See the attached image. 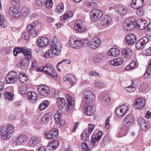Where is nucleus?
Masks as SVG:
<instances>
[{
    "label": "nucleus",
    "instance_id": "obj_28",
    "mask_svg": "<svg viewBox=\"0 0 151 151\" xmlns=\"http://www.w3.org/2000/svg\"><path fill=\"white\" fill-rule=\"evenodd\" d=\"M137 122L139 125L141 129L143 131L145 130L148 125H149L148 122H145V120L142 118H139L138 119Z\"/></svg>",
    "mask_w": 151,
    "mask_h": 151
},
{
    "label": "nucleus",
    "instance_id": "obj_32",
    "mask_svg": "<svg viewBox=\"0 0 151 151\" xmlns=\"http://www.w3.org/2000/svg\"><path fill=\"white\" fill-rule=\"evenodd\" d=\"M147 21L146 20L141 19L138 20L137 22L136 23V24H137L139 29L140 30H143L147 27Z\"/></svg>",
    "mask_w": 151,
    "mask_h": 151
},
{
    "label": "nucleus",
    "instance_id": "obj_13",
    "mask_svg": "<svg viewBox=\"0 0 151 151\" xmlns=\"http://www.w3.org/2000/svg\"><path fill=\"white\" fill-rule=\"evenodd\" d=\"M145 103L144 99L142 98H139L136 99L133 104V107L136 109H139L143 108Z\"/></svg>",
    "mask_w": 151,
    "mask_h": 151
},
{
    "label": "nucleus",
    "instance_id": "obj_11",
    "mask_svg": "<svg viewBox=\"0 0 151 151\" xmlns=\"http://www.w3.org/2000/svg\"><path fill=\"white\" fill-rule=\"evenodd\" d=\"M149 38L145 37H143L140 38L136 43V47L138 50H142L149 41Z\"/></svg>",
    "mask_w": 151,
    "mask_h": 151
},
{
    "label": "nucleus",
    "instance_id": "obj_8",
    "mask_svg": "<svg viewBox=\"0 0 151 151\" xmlns=\"http://www.w3.org/2000/svg\"><path fill=\"white\" fill-rule=\"evenodd\" d=\"M103 14V12L98 9L93 10L90 13L91 20L95 21L99 20Z\"/></svg>",
    "mask_w": 151,
    "mask_h": 151
},
{
    "label": "nucleus",
    "instance_id": "obj_63",
    "mask_svg": "<svg viewBox=\"0 0 151 151\" xmlns=\"http://www.w3.org/2000/svg\"><path fill=\"white\" fill-rule=\"evenodd\" d=\"M64 14L68 18L73 16V12L70 10L66 11Z\"/></svg>",
    "mask_w": 151,
    "mask_h": 151
},
{
    "label": "nucleus",
    "instance_id": "obj_14",
    "mask_svg": "<svg viewBox=\"0 0 151 151\" xmlns=\"http://www.w3.org/2000/svg\"><path fill=\"white\" fill-rule=\"evenodd\" d=\"M66 98L68 102L65 109V111L69 113L74 108V102L71 96L68 94L66 96Z\"/></svg>",
    "mask_w": 151,
    "mask_h": 151
},
{
    "label": "nucleus",
    "instance_id": "obj_19",
    "mask_svg": "<svg viewBox=\"0 0 151 151\" xmlns=\"http://www.w3.org/2000/svg\"><path fill=\"white\" fill-rule=\"evenodd\" d=\"M83 23L81 20H77L74 24V28L78 32H82L86 29V28L83 26Z\"/></svg>",
    "mask_w": 151,
    "mask_h": 151
},
{
    "label": "nucleus",
    "instance_id": "obj_15",
    "mask_svg": "<svg viewBox=\"0 0 151 151\" xmlns=\"http://www.w3.org/2000/svg\"><path fill=\"white\" fill-rule=\"evenodd\" d=\"M44 72L50 77H55L57 76L53 68L50 64H47L45 66Z\"/></svg>",
    "mask_w": 151,
    "mask_h": 151
},
{
    "label": "nucleus",
    "instance_id": "obj_6",
    "mask_svg": "<svg viewBox=\"0 0 151 151\" xmlns=\"http://www.w3.org/2000/svg\"><path fill=\"white\" fill-rule=\"evenodd\" d=\"M135 19L131 17L127 19L123 23L124 29L130 31L134 29L136 26V22Z\"/></svg>",
    "mask_w": 151,
    "mask_h": 151
},
{
    "label": "nucleus",
    "instance_id": "obj_50",
    "mask_svg": "<svg viewBox=\"0 0 151 151\" xmlns=\"http://www.w3.org/2000/svg\"><path fill=\"white\" fill-rule=\"evenodd\" d=\"M64 6L62 4L57 6L56 7L55 11L57 12V13H61L63 11Z\"/></svg>",
    "mask_w": 151,
    "mask_h": 151
},
{
    "label": "nucleus",
    "instance_id": "obj_62",
    "mask_svg": "<svg viewBox=\"0 0 151 151\" xmlns=\"http://www.w3.org/2000/svg\"><path fill=\"white\" fill-rule=\"evenodd\" d=\"M136 9H137L136 13L137 15L139 16H142L143 15L144 12L141 9V8H138Z\"/></svg>",
    "mask_w": 151,
    "mask_h": 151
},
{
    "label": "nucleus",
    "instance_id": "obj_51",
    "mask_svg": "<svg viewBox=\"0 0 151 151\" xmlns=\"http://www.w3.org/2000/svg\"><path fill=\"white\" fill-rule=\"evenodd\" d=\"M147 85L145 83H143L141 84L139 87V89L140 91H145L147 87Z\"/></svg>",
    "mask_w": 151,
    "mask_h": 151
},
{
    "label": "nucleus",
    "instance_id": "obj_31",
    "mask_svg": "<svg viewBox=\"0 0 151 151\" xmlns=\"http://www.w3.org/2000/svg\"><path fill=\"white\" fill-rule=\"evenodd\" d=\"M132 53L131 50L127 48H124L122 51V56L126 58H130L132 55Z\"/></svg>",
    "mask_w": 151,
    "mask_h": 151
},
{
    "label": "nucleus",
    "instance_id": "obj_29",
    "mask_svg": "<svg viewBox=\"0 0 151 151\" xmlns=\"http://www.w3.org/2000/svg\"><path fill=\"white\" fill-rule=\"evenodd\" d=\"M123 61V58H118L111 60L110 62V64L112 66H118L121 65Z\"/></svg>",
    "mask_w": 151,
    "mask_h": 151
},
{
    "label": "nucleus",
    "instance_id": "obj_34",
    "mask_svg": "<svg viewBox=\"0 0 151 151\" xmlns=\"http://www.w3.org/2000/svg\"><path fill=\"white\" fill-rule=\"evenodd\" d=\"M127 9L126 7L122 4H119L117 6L116 11L118 14L122 15H124L127 13Z\"/></svg>",
    "mask_w": 151,
    "mask_h": 151
},
{
    "label": "nucleus",
    "instance_id": "obj_33",
    "mask_svg": "<svg viewBox=\"0 0 151 151\" xmlns=\"http://www.w3.org/2000/svg\"><path fill=\"white\" fill-rule=\"evenodd\" d=\"M65 80L69 82L72 86H73L76 83V78L70 74L67 75L65 77Z\"/></svg>",
    "mask_w": 151,
    "mask_h": 151
},
{
    "label": "nucleus",
    "instance_id": "obj_17",
    "mask_svg": "<svg viewBox=\"0 0 151 151\" xmlns=\"http://www.w3.org/2000/svg\"><path fill=\"white\" fill-rule=\"evenodd\" d=\"M45 135L47 138L52 139H56L58 135V130L55 128L51 129L48 132H46Z\"/></svg>",
    "mask_w": 151,
    "mask_h": 151
},
{
    "label": "nucleus",
    "instance_id": "obj_26",
    "mask_svg": "<svg viewBox=\"0 0 151 151\" xmlns=\"http://www.w3.org/2000/svg\"><path fill=\"white\" fill-rule=\"evenodd\" d=\"M144 1V0H132L131 6L134 9L141 8L143 6Z\"/></svg>",
    "mask_w": 151,
    "mask_h": 151
},
{
    "label": "nucleus",
    "instance_id": "obj_60",
    "mask_svg": "<svg viewBox=\"0 0 151 151\" xmlns=\"http://www.w3.org/2000/svg\"><path fill=\"white\" fill-rule=\"evenodd\" d=\"M55 123L58 126L60 127L63 125L64 122L63 121H60V119H55Z\"/></svg>",
    "mask_w": 151,
    "mask_h": 151
},
{
    "label": "nucleus",
    "instance_id": "obj_54",
    "mask_svg": "<svg viewBox=\"0 0 151 151\" xmlns=\"http://www.w3.org/2000/svg\"><path fill=\"white\" fill-rule=\"evenodd\" d=\"M104 83L101 81H99L96 82L94 84V87L98 89H101L104 87Z\"/></svg>",
    "mask_w": 151,
    "mask_h": 151
},
{
    "label": "nucleus",
    "instance_id": "obj_2",
    "mask_svg": "<svg viewBox=\"0 0 151 151\" xmlns=\"http://www.w3.org/2000/svg\"><path fill=\"white\" fill-rule=\"evenodd\" d=\"M20 53H22L25 56L20 60L22 66H27L29 65V60L32 58L30 52L26 47H16L14 48L13 54L14 56H17Z\"/></svg>",
    "mask_w": 151,
    "mask_h": 151
},
{
    "label": "nucleus",
    "instance_id": "obj_37",
    "mask_svg": "<svg viewBox=\"0 0 151 151\" xmlns=\"http://www.w3.org/2000/svg\"><path fill=\"white\" fill-rule=\"evenodd\" d=\"M19 81L21 83H24L27 81V78L25 74L23 72L20 71L18 76Z\"/></svg>",
    "mask_w": 151,
    "mask_h": 151
},
{
    "label": "nucleus",
    "instance_id": "obj_49",
    "mask_svg": "<svg viewBox=\"0 0 151 151\" xmlns=\"http://www.w3.org/2000/svg\"><path fill=\"white\" fill-rule=\"evenodd\" d=\"M27 91V86H21L19 89V93L21 95L24 94Z\"/></svg>",
    "mask_w": 151,
    "mask_h": 151
},
{
    "label": "nucleus",
    "instance_id": "obj_7",
    "mask_svg": "<svg viewBox=\"0 0 151 151\" xmlns=\"http://www.w3.org/2000/svg\"><path fill=\"white\" fill-rule=\"evenodd\" d=\"M129 111L128 106L126 105H123L117 108L116 113L119 117L124 116Z\"/></svg>",
    "mask_w": 151,
    "mask_h": 151
},
{
    "label": "nucleus",
    "instance_id": "obj_12",
    "mask_svg": "<svg viewBox=\"0 0 151 151\" xmlns=\"http://www.w3.org/2000/svg\"><path fill=\"white\" fill-rule=\"evenodd\" d=\"M50 91L49 88L45 85H42L39 86L38 87V92L41 97L47 96Z\"/></svg>",
    "mask_w": 151,
    "mask_h": 151
},
{
    "label": "nucleus",
    "instance_id": "obj_61",
    "mask_svg": "<svg viewBox=\"0 0 151 151\" xmlns=\"http://www.w3.org/2000/svg\"><path fill=\"white\" fill-rule=\"evenodd\" d=\"M110 121V117H108L105 121V128L106 129H109L110 127V125L109 124Z\"/></svg>",
    "mask_w": 151,
    "mask_h": 151
},
{
    "label": "nucleus",
    "instance_id": "obj_59",
    "mask_svg": "<svg viewBox=\"0 0 151 151\" xmlns=\"http://www.w3.org/2000/svg\"><path fill=\"white\" fill-rule=\"evenodd\" d=\"M89 75L92 76L99 77L101 76V74L97 72L96 71L93 70L91 71L89 73Z\"/></svg>",
    "mask_w": 151,
    "mask_h": 151
},
{
    "label": "nucleus",
    "instance_id": "obj_53",
    "mask_svg": "<svg viewBox=\"0 0 151 151\" xmlns=\"http://www.w3.org/2000/svg\"><path fill=\"white\" fill-rule=\"evenodd\" d=\"M109 137L107 135L105 136L103 138L101 142V144L105 145L109 141Z\"/></svg>",
    "mask_w": 151,
    "mask_h": 151
},
{
    "label": "nucleus",
    "instance_id": "obj_22",
    "mask_svg": "<svg viewBox=\"0 0 151 151\" xmlns=\"http://www.w3.org/2000/svg\"><path fill=\"white\" fill-rule=\"evenodd\" d=\"M59 143L56 140H53L47 146V149L49 151L55 150L59 146Z\"/></svg>",
    "mask_w": 151,
    "mask_h": 151
},
{
    "label": "nucleus",
    "instance_id": "obj_21",
    "mask_svg": "<svg viewBox=\"0 0 151 151\" xmlns=\"http://www.w3.org/2000/svg\"><path fill=\"white\" fill-rule=\"evenodd\" d=\"M100 43V40L98 37H93L90 41V47L93 49H95L99 47Z\"/></svg>",
    "mask_w": 151,
    "mask_h": 151
},
{
    "label": "nucleus",
    "instance_id": "obj_55",
    "mask_svg": "<svg viewBox=\"0 0 151 151\" xmlns=\"http://www.w3.org/2000/svg\"><path fill=\"white\" fill-rule=\"evenodd\" d=\"M29 13V11L27 7H24L22 8V13L23 16L25 17Z\"/></svg>",
    "mask_w": 151,
    "mask_h": 151
},
{
    "label": "nucleus",
    "instance_id": "obj_43",
    "mask_svg": "<svg viewBox=\"0 0 151 151\" xmlns=\"http://www.w3.org/2000/svg\"><path fill=\"white\" fill-rule=\"evenodd\" d=\"M49 105V104L48 101L46 100L43 101L40 104L39 108L40 110H42L48 107Z\"/></svg>",
    "mask_w": 151,
    "mask_h": 151
},
{
    "label": "nucleus",
    "instance_id": "obj_4",
    "mask_svg": "<svg viewBox=\"0 0 151 151\" xmlns=\"http://www.w3.org/2000/svg\"><path fill=\"white\" fill-rule=\"evenodd\" d=\"M82 105H88L92 103L96 99V96L94 93L91 91H84L82 94Z\"/></svg>",
    "mask_w": 151,
    "mask_h": 151
},
{
    "label": "nucleus",
    "instance_id": "obj_64",
    "mask_svg": "<svg viewBox=\"0 0 151 151\" xmlns=\"http://www.w3.org/2000/svg\"><path fill=\"white\" fill-rule=\"evenodd\" d=\"M151 74V71L149 69H147V70L145 71V73L144 75V77L145 78H147Z\"/></svg>",
    "mask_w": 151,
    "mask_h": 151
},
{
    "label": "nucleus",
    "instance_id": "obj_56",
    "mask_svg": "<svg viewBox=\"0 0 151 151\" xmlns=\"http://www.w3.org/2000/svg\"><path fill=\"white\" fill-rule=\"evenodd\" d=\"M46 7L48 9H50L53 6V4L52 0H47L46 2Z\"/></svg>",
    "mask_w": 151,
    "mask_h": 151
},
{
    "label": "nucleus",
    "instance_id": "obj_47",
    "mask_svg": "<svg viewBox=\"0 0 151 151\" xmlns=\"http://www.w3.org/2000/svg\"><path fill=\"white\" fill-rule=\"evenodd\" d=\"M82 47L84 45L85 46H88L90 47V41H89L87 38L83 39L81 40Z\"/></svg>",
    "mask_w": 151,
    "mask_h": 151
},
{
    "label": "nucleus",
    "instance_id": "obj_30",
    "mask_svg": "<svg viewBox=\"0 0 151 151\" xmlns=\"http://www.w3.org/2000/svg\"><path fill=\"white\" fill-rule=\"evenodd\" d=\"M32 26V25L31 24H28L27 27V29L32 36L33 37H36L38 35V33L35 31V27Z\"/></svg>",
    "mask_w": 151,
    "mask_h": 151
},
{
    "label": "nucleus",
    "instance_id": "obj_3",
    "mask_svg": "<svg viewBox=\"0 0 151 151\" xmlns=\"http://www.w3.org/2000/svg\"><path fill=\"white\" fill-rule=\"evenodd\" d=\"M94 127L95 126L93 124H88V129L84 130L81 135V139L86 141L82 143V146L83 151H91L93 148L92 147H89L88 145L90 142L89 137Z\"/></svg>",
    "mask_w": 151,
    "mask_h": 151
},
{
    "label": "nucleus",
    "instance_id": "obj_46",
    "mask_svg": "<svg viewBox=\"0 0 151 151\" xmlns=\"http://www.w3.org/2000/svg\"><path fill=\"white\" fill-rule=\"evenodd\" d=\"M135 65V62L134 61H132L131 62L130 64L126 67L125 69L127 70H129L134 68Z\"/></svg>",
    "mask_w": 151,
    "mask_h": 151
},
{
    "label": "nucleus",
    "instance_id": "obj_16",
    "mask_svg": "<svg viewBox=\"0 0 151 151\" xmlns=\"http://www.w3.org/2000/svg\"><path fill=\"white\" fill-rule=\"evenodd\" d=\"M88 105H82L84 106L83 111L88 115L91 116L93 115L96 111L95 106L94 105L88 106Z\"/></svg>",
    "mask_w": 151,
    "mask_h": 151
},
{
    "label": "nucleus",
    "instance_id": "obj_25",
    "mask_svg": "<svg viewBox=\"0 0 151 151\" xmlns=\"http://www.w3.org/2000/svg\"><path fill=\"white\" fill-rule=\"evenodd\" d=\"M27 140V136L24 134H22L17 137L15 141L17 145H21Z\"/></svg>",
    "mask_w": 151,
    "mask_h": 151
},
{
    "label": "nucleus",
    "instance_id": "obj_38",
    "mask_svg": "<svg viewBox=\"0 0 151 151\" xmlns=\"http://www.w3.org/2000/svg\"><path fill=\"white\" fill-rule=\"evenodd\" d=\"M29 144L32 146H36L39 144V140L37 138L32 137L30 140Z\"/></svg>",
    "mask_w": 151,
    "mask_h": 151
},
{
    "label": "nucleus",
    "instance_id": "obj_58",
    "mask_svg": "<svg viewBox=\"0 0 151 151\" xmlns=\"http://www.w3.org/2000/svg\"><path fill=\"white\" fill-rule=\"evenodd\" d=\"M47 0H36V4L39 6H42L45 4Z\"/></svg>",
    "mask_w": 151,
    "mask_h": 151
},
{
    "label": "nucleus",
    "instance_id": "obj_42",
    "mask_svg": "<svg viewBox=\"0 0 151 151\" xmlns=\"http://www.w3.org/2000/svg\"><path fill=\"white\" fill-rule=\"evenodd\" d=\"M77 38L76 37L74 36L71 37L69 40V43L71 47L73 48H74L75 46V43H76Z\"/></svg>",
    "mask_w": 151,
    "mask_h": 151
},
{
    "label": "nucleus",
    "instance_id": "obj_20",
    "mask_svg": "<svg viewBox=\"0 0 151 151\" xmlns=\"http://www.w3.org/2000/svg\"><path fill=\"white\" fill-rule=\"evenodd\" d=\"M125 121L124 126L127 127L132 125L134 123V119L132 115L127 114L124 119Z\"/></svg>",
    "mask_w": 151,
    "mask_h": 151
},
{
    "label": "nucleus",
    "instance_id": "obj_39",
    "mask_svg": "<svg viewBox=\"0 0 151 151\" xmlns=\"http://www.w3.org/2000/svg\"><path fill=\"white\" fill-rule=\"evenodd\" d=\"M57 104L58 107L60 108H62L64 107L65 102L64 99L60 98L57 99Z\"/></svg>",
    "mask_w": 151,
    "mask_h": 151
},
{
    "label": "nucleus",
    "instance_id": "obj_1",
    "mask_svg": "<svg viewBox=\"0 0 151 151\" xmlns=\"http://www.w3.org/2000/svg\"><path fill=\"white\" fill-rule=\"evenodd\" d=\"M52 41L50 43V50L46 51L45 54L42 55L46 58H51L54 55H59L61 50L62 45L60 41L58 40L57 37H52Z\"/></svg>",
    "mask_w": 151,
    "mask_h": 151
},
{
    "label": "nucleus",
    "instance_id": "obj_40",
    "mask_svg": "<svg viewBox=\"0 0 151 151\" xmlns=\"http://www.w3.org/2000/svg\"><path fill=\"white\" fill-rule=\"evenodd\" d=\"M7 26V22L5 20V18L4 16L0 14V27L1 28H4Z\"/></svg>",
    "mask_w": 151,
    "mask_h": 151
},
{
    "label": "nucleus",
    "instance_id": "obj_48",
    "mask_svg": "<svg viewBox=\"0 0 151 151\" xmlns=\"http://www.w3.org/2000/svg\"><path fill=\"white\" fill-rule=\"evenodd\" d=\"M86 5L87 6L91 9L96 7L97 4L93 1H89L86 3Z\"/></svg>",
    "mask_w": 151,
    "mask_h": 151
},
{
    "label": "nucleus",
    "instance_id": "obj_57",
    "mask_svg": "<svg viewBox=\"0 0 151 151\" xmlns=\"http://www.w3.org/2000/svg\"><path fill=\"white\" fill-rule=\"evenodd\" d=\"M29 33L28 32H25L22 33V37L25 40H28L29 37Z\"/></svg>",
    "mask_w": 151,
    "mask_h": 151
},
{
    "label": "nucleus",
    "instance_id": "obj_52",
    "mask_svg": "<svg viewBox=\"0 0 151 151\" xmlns=\"http://www.w3.org/2000/svg\"><path fill=\"white\" fill-rule=\"evenodd\" d=\"M76 42V43L75 44V47H74V48L78 49L82 47V44H81V39L79 38H77Z\"/></svg>",
    "mask_w": 151,
    "mask_h": 151
},
{
    "label": "nucleus",
    "instance_id": "obj_5",
    "mask_svg": "<svg viewBox=\"0 0 151 151\" xmlns=\"http://www.w3.org/2000/svg\"><path fill=\"white\" fill-rule=\"evenodd\" d=\"M14 130L12 126L10 124H7L6 126H3L0 133L2 138L4 139L9 138Z\"/></svg>",
    "mask_w": 151,
    "mask_h": 151
},
{
    "label": "nucleus",
    "instance_id": "obj_36",
    "mask_svg": "<svg viewBox=\"0 0 151 151\" xmlns=\"http://www.w3.org/2000/svg\"><path fill=\"white\" fill-rule=\"evenodd\" d=\"M104 55L103 54H100L97 55L94 58V62L96 63H100L104 60Z\"/></svg>",
    "mask_w": 151,
    "mask_h": 151
},
{
    "label": "nucleus",
    "instance_id": "obj_35",
    "mask_svg": "<svg viewBox=\"0 0 151 151\" xmlns=\"http://www.w3.org/2000/svg\"><path fill=\"white\" fill-rule=\"evenodd\" d=\"M120 53V50L116 48H111L108 52L109 56H112L114 57H116Z\"/></svg>",
    "mask_w": 151,
    "mask_h": 151
},
{
    "label": "nucleus",
    "instance_id": "obj_23",
    "mask_svg": "<svg viewBox=\"0 0 151 151\" xmlns=\"http://www.w3.org/2000/svg\"><path fill=\"white\" fill-rule=\"evenodd\" d=\"M48 43V40L45 37H42L38 38L37 42V45L40 47L45 46Z\"/></svg>",
    "mask_w": 151,
    "mask_h": 151
},
{
    "label": "nucleus",
    "instance_id": "obj_10",
    "mask_svg": "<svg viewBox=\"0 0 151 151\" xmlns=\"http://www.w3.org/2000/svg\"><path fill=\"white\" fill-rule=\"evenodd\" d=\"M9 12L10 16L14 18H19L21 14L19 9L15 6L11 7Z\"/></svg>",
    "mask_w": 151,
    "mask_h": 151
},
{
    "label": "nucleus",
    "instance_id": "obj_27",
    "mask_svg": "<svg viewBox=\"0 0 151 151\" xmlns=\"http://www.w3.org/2000/svg\"><path fill=\"white\" fill-rule=\"evenodd\" d=\"M27 95L28 99L32 103H34L37 98V95L34 91H29Z\"/></svg>",
    "mask_w": 151,
    "mask_h": 151
},
{
    "label": "nucleus",
    "instance_id": "obj_41",
    "mask_svg": "<svg viewBox=\"0 0 151 151\" xmlns=\"http://www.w3.org/2000/svg\"><path fill=\"white\" fill-rule=\"evenodd\" d=\"M137 86V85L135 84L134 85L133 82L132 81V84L130 86L125 88V90L126 91L129 92H133L135 90Z\"/></svg>",
    "mask_w": 151,
    "mask_h": 151
},
{
    "label": "nucleus",
    "instance_id": "obj_9",
    "mask_svg": "<svg viewBox=\"0 0 151 151\" xmlns=\"http://www.w3.org/2000/svg\"><path fill=\"white\" fill-rule=\"evenodd\" d=\"M17 74L15 71L9 72L5 78L6 81L8 83H12L15 82L17 79Z\"/></svg>",
    "mask_w": 151,
    "mask_h": 151
},
{
    "label": "nucleus",
    "instance_id": "obj_18",
    "mask_svg": "<svg viewBox=\"0 0 151 151\" xmlns=\"http://www.w3.org/2000/svg\"><path fill=\"white\" fill-rule=\"evenodd\" d=\"M125 42L128 45H131L135 43L137 39L135 36L132 34H129L125 37Z\"/></svg>",
    "mask_w": 151,
    "mask_h": 151
},
{
    "label": "nucleus",
    "instance_id": "obj_24",
    "mask_svg": "<svg viewBox=\"0 0 151 151\" xmlns=\"http://www.w3.org/2000/svg\"><path fill=\"white\" fill-rule=\"evenodd\" d=\"M111 18L107 15L104 16L101 20L100 24L104 26H107L111 23Z\"/></svg>",
    "mask_w": 151,
    "mask_h": 151
},
{
    "label": "nucleus",
    "instance_id": "obj_44",
    "mask_svg": "<svg viewBox=\"0 0 151 151\" xmlns=\"http://www.w3.org/2000/svg\"><path fill=\"white\" fill-rule=\"evenodd\" d=\"M4 96L5 99L6 100H11L13 98V94L10 92H5Z\"/></svg>",
    "mask_w": 151,
    "mask_h": 151
},
{
    "label": "nucleus",
    "instance_id": "obj_45",
    "mask_svg": "<svg viewBox=\"0 0 151 151\" xmlns=\"http://www.w3.org/2000/svg\"><path fill=\"white\" fill-rule=\"evenodd\" d=\"M50 117L47 114L44 115L41 118L42 122L44 124H47L49 121Z\"/></svg>",
    "mask_w": 151,
    "mask_h": 151
}]
</instances>
